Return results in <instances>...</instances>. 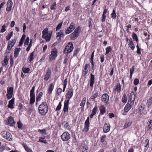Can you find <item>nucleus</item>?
Here are the masks:
<instances>
[{"instance_id":"obj_1","label":"nucleus","mask_w":152,"mask_h":152,"mask_svg":"<svg viewBox=\"0 0 152 152\" xmlns=\"http://www.w3.org/2000/svg\"><path fill=\"white\" fill-rule=\"evenodd\" d=\"M39 113L41 115H45L48 112V109L47 104L45 102H42L38 108Z\"/></svg>"},{"instance_id":"obj_2","label":"nucleus","mask_w":152,"mask_h":152,"mask_svg":"<svg viewBox=\"0 0 152 152\" xmlns=\"http://www.w3.org/2000/svg\"><path fill=\"white\" fill-rule=\"evenodd\" d=\"M42 37L45 39L47 42H49L50 39V37L52 35L51 33H48V28H45L42 32Z\"/></svg>"},{"instance_id":"obj_3","label":"nucleus","mask_w":152,"mask_h":152,"mask_svg":"<svg viewBox=\"0 0 152 152\" xmlns=\"http://www.w3.org/2000/svg\"><path fill=\"white\" fill-rule=\"evenodd\" d=\"M58 56L57 50L56 48L52 49L51 54L49 56V61H52L55 60Z\"/></svg>"},{"instance_id":"obj_4","label":"nucleus","mask_w":152,"mask_h":152,"mask_svg":"<svg viewBox=\"0 0 152 152\" xmlns=\"http://www.w3.org/2000/svg\"><path fill=\"white\" fill-rule=\"evenodd\" d=\"M1 135L2 136L8 140L10 141L12 140V136L11 134L7 131L1 132Z\"/></svg>"},{"instance_id":"obj_5","label":"nucleus","mask_w":152,"mask_h":152,"mask_svg":"<svg viewBox=\"0 0 152 152\" xmlns=\"http://www.w3.org/2000/svg\"><path fill=\"white\" fill-rule=\"evenodd\" d=\"M34 90L35 86H33L30 91V104H34L35 102V94H34Z\"/></svg>"},{"instance_id":"obj_6","label":"nucleus","mask_w":152,"mask_h":152,"mask_svg":"<svg viewBox=\"0 0 152 152\" xmlns=\"http://www.w3.org/2000/svg\"><path fill=\"white\" fill-rule=\"evenodd\" d=\"M61 138L63 141H67L70 139V136L68 132H65L61 135Z\"/></svg>"},{"instance_id":"obj_7","label":"nucleus","mask_w":152,"mask_h":152,"mask_svg":"<svg viewBox=\"0 0 152 152\" xmlns=\"http://www.w3.org/2000/svg\"><path fill=\"white\" fill-rule=\"evenodd\" d=\"M13 88L12 87H8L7 88V98L8 99H10L12 98L13 91Z\"/></svg>"},{"instance_id":"obj_8","label":"nucleus","mask_w":152,"mask_h":152,"mask_svg":"<svg viewBox=\"0 0 152 152\" xmlns=\"http://www.w3.org/2000/svg\"><path fill=\"white\" fill-rule=\"evenodd\" d=\"M73 94V89L72 88L69 89L66 94L67 100H65V101L69 102V100L72 97Z\"/></svg>"},{"instance_id":"obj_9","label":"nucleus","mask_w":152,"mask_h":152,"mask_svg":"<svg viewBox=\"0 0 152 152\" xmlns=\"http://www.w3.org/2000/svg\"><path fill=\"white\" fill-rule=\"evenodd\" d=\"M102 101L106 103V104H109V98L108 95L106 93L103 94L102 96Z\"/></svg>"},{"instance_id":"obj_10","label":"nucleus","mask_w":152,"mask_h":152,"mask_svg":"<svg viewBox=\"0 0 152 152\" xmlns=\"http://www.w3.org/2000/svg\"><path fill=\"white\" fill-rule=\"evenodd\" d=\"M89 120V117H88L85 122L84 128H83V131L86 132L88 130L90 124Z\"/></svg>"},{"instance_id":"obj_11","label":"nucleus","mask_w":152,"mask_h":152,"mask_svg":"<svg viewBox=\"0 0 152 152\" xmlns=\"http://www.w3.org/2000/svg\"><path fill=\"white\" fill-rule=\"evenodd\" d=\"M129 100L127 104L125 105L124 108V110L126 112H128L134 105L133 104V102H132L129 103Z\"/></svg>"},{"instance_id":"obj_12","label":"nucleus","mask_w":152,"mask_h":152,"mask_svg":"<svg viewBox=\"0 0 152 152\" xmlns=\"http://www.w3.org/2000/svg\"><path fill=\"white\" fill-rule=\"evenodd\" d=\"M110 125L109 123H106L104 124L103 127V131L104 133L108 132L110 130Z\"/></svg>"},{"instance_id":"obj_13","label":"nucleus","mask_w":152,"mask_h":152,"mask_svg":"<svg viewBox=\"0 0 152 152\" xmlns=\"http://www.w3.org/2000/svg\"><path fill=\"white\" fill-rule=\"evenodd\" d=\"M89 64H86L84 67L83 70L82 71V75L83 76H85L87 74L88 71V66H89Z\"/></svg>"},{"instance_id":"obj_14","label":"nucleus","mask_w":152,"mask_h":152,"mask_svg":"<svg viewBox=\"0 0 152 152\" xmlns=\"http://www.w3.org/2000/svg\"><path fill=\"white\" fill-rule=\"evenodd\" d=\"M66 47H67L68 49V51H67V53L71 52L73 49V45L71 42H68L66 45Z\"/></svg>"},{"instance_id":"obj_15","label":"nucleus","mask_w":152,"mask_h":152,"mask_svg":"<svg viewBox=\"0 0 152 152\" xmlns=\"http://www.w3.org/2000/svg\"><path fill=\"white\" fill-rule=\"evenodd\" d=\"M56 34V38L59 37V38L58 39L59 42H60L61 40V38L64 37V35L63 31L62 30H60L59 32H58Z\"/></svg>"},{"instance_id":"obj_16","label":"nucleus","mask_w":152,"mask_h":152,"mask_svg":"<svg viewBox=\"0 0 152 152\" xmlns=\"http://www.w3.org/2000/svg\"><path fill=\"white\" fill-rule=\"evenodd\" d=\"M13 3L11 0H9L7 4V7L6 10L8 12L10 11L12 6Z\"/></svg>"},{"instance_id":"obj_17","label":"nucleus","mask_w":152,"mask_h":152,"mask_svg":"<svg viewBox=\"0 0 152 152\" xmlns=\"http://www.w3.org/2000/svg\"><path fill=\"white\" fill-rule=\"evenodd\" d=\"M135 98V95L134 94L133 91H132L131 93L129 96V99L130 102H133V104H134V102Z\"/></svg>"},{"instance_id":"obj_18","label":"nucleus","mask_w":152,"mask_h":152,"mask_svg":"<svg viewBox=\"0 0 152 152\" xmlns=\"http://www.w3.org/2000/svg\"><path fill=\"white\" fill-rule=\"evenodd\" d=\"M69 102L64 101L63 111L64 114L67 113L68 112Z\"/></svg>"},{"instance_id":"obj_19","label":"nucleus","mask_w":152,"mask_h":152,"mask_svg":"<svg viewBox=\"0 0 152 152\" xmlns=\"http://www.w3.org/2000/svg\"><path fill=\"white\" fill-rule=\"evenodd\" d=\"M51 74L50 68H49L47 70L46 74L45 76L44 80H48Z\"/></svg>"},{"instance_id":"obj_20","label":"nucleus","mask_w":152,"mask_h":152,"mask_svg":"<svg viewBox=\"0 0 152 152\" xmlns=\"http://www.w3.org/2000/svg\"><path fill=\"white\" fill-rule=\"evenodd\" d=\"M14 98H13L10 100L9 102V104L7 107L11 109L13 108V106L14 105Z\"/></svg>"},{"instance_id":"obj_21","label":"nucleus","mask_w":152,"mask_h":152,"mask_svg":"<svg viewBox=\"0 0 152 152\" xmlns=\"http://www.w3.org/2000/svg\"><path fill=\"white\" fill-rule=\"evenodd\" d=\"M8 121V125L11 126H13L15 124V123L12 116H10L9 117Z\"/></svg>"},{"instance_id":"obj_22","label":"nucleus","mask_w":152,"mask_h":152,"mask_svg":"<svg viewBox=\"0 0 152 152\" xmlns=\"http://www.w3.org/2000/svg\"><path fill=\"white\" fill-rule=\"evenodd\" d=\"M90 86L92 87L94 83L95 76L91 73L90 75Z\"/></svg>"},{"instance_id":"obj_23","label":"nucleus","mask_w":152,"mask_h":152,"mask_svg":"<svg viewBox=\"0 0 152 152\" xmlns=\"http://www.w3.org/2000/svg\"><path fill=\"white\" fill-rule=\"evenodd\" d=\"M21 50L20 48H16L15 49L14 52V56L15 58H17L19 55V53Z\"/></svg>"},{"instance_id":"obj_24","label":"nucleus","mask_w":152,"mask_h":152,"mask_svg":"<svg viewBox=\"0 0 152 152\" xmlns=\"http://www.w3.org/2000/svg\"><path fill=\"white\" fill-rule=\"evenodd\" d=\"M79 34L74 31L70 35V38L72 40H74L76 39L78 36Z\"/></svg>"},{"instance_id":"obj_25","label":"nucleus","mask_w":152,"mask_h":152,"mask_svg":"<svg viewBox=\"0 0 152 152\" xmlns=\"http://www.w3.org/2000/svg\"><path fill=\"white\" fill-rule=\"evenodd\" d=\"M132 121H127L125 123L124 126V128L126 129L129 127L132 124Z\"/></svg>"},{"instance_id":"obj_26","label":"nucleus","mask_w":152,"mask_h":152,"mask_svg":"<svg viewBox=\"0 0 152 152\" xmlns=\"http://www.w3.org/2000/svg\"><path fill=\"white\" fill-rule=\"evenodd\" d=\"M99 110L101 114H103L105 112V108L103 105H101L99 107Z\"/></svg>"},{"instance_id":"obj_27","label":"nucleus","mask_w":152,"mask_h":152,"mask_svg":"<svg viewBox=\"0 0 152 152\" xmlns=\"http://www.w3.org/2000/svg\"><path fill=\"white\" fill-rule=\"evenodd\" d=\"M54 86V84L53 83H51L49 86V88L48 90V93L49 94H51L53 90Z\"/></svg>"},{"instance_id":"obj_28","label":"nucleus","mask_w":152,"mask_h":152,"mask_svg":"<svg viewBox=\"0 0 152 152\" xmlns=\"http://www.w3.org/2000/svg\"><path fill=\"white\" fill-rule=\"evenodd\" d=\"M8 60L9 59L7 58V56H5L4 60L2 61V66H6L8 64Z\"/></svg>"},{"instance_id":"obj_29","label":"nucleus","mask_w":152,"mask_h":152,"mask_svg":"<svg viewBox=\"0 0 152 152\" xmlns=\"http://www.w3.org/2000/svg\"><path fill=\"white\" fill-rule=\"evenodd\" d=\"M23 146L24 147L25 150L27 152H33L31 149L30 148L26 145L23 144Z\"/></svg>"},{"instance_id":"obj_30","label":"nucleus","mask_w":152,"mask_h":152,"mask_svg":"<svg viewBox=\"0 0 152 152\" xmlns=\"http://www.w3.org/2000/svg\"><path fill=\"white\" fill-rule=\"evenodd\" d=\"M86 98L84 97L83 98L81 103L80 104V106L81 107V108H82L83 110L84 107L85 105L86 102Z\"/></svg>"},{"instance_id":"obj_31","label":"nucleus","mask_w":152,"mask_h":152,"mask_svg":"<svg viewBox=\"0 0 152 152\" xmlns=\"http://www.w3.org/2000/svg\"><path fill=\"white\" fill-rule=\"evenodd\" d=\"M145 143L146 144V145H145L144 146L145 148L144 151H146L148 148L149 146V140L148 139L146 140L145 141Z\"/></svg>"},{"instance_id":"obj_32","label":"nucleus","mask_w":152,"mask_h":152,"mask_svg":"<svg viewBox=\"0 0 152 152\" xmlns=\"http://www.w3.org/2000/svg\"><path fill=\"white\" fill-rule=\"evenodd\" d=\"M132 36L134 40H135L137 42H138V39L137 35L134 33L133 32L132 34Z\"/></svg>"},{"instance_id":"obj_33","label":"nucleus","mask_w":152,"mask_h":152,"mask_svg":"<svg viewBox=\"0 0 152 152\" xmlns=\"http://www.w3.org/2000/svg\"><path fill=\"white\" fill-rule=\"evenodd\" d=\"M43 94V93L42 92H40L39 94L36 97V102H39L40 100V98Z\"/></svg>"},{"instance_id":"obj_34","label":"nucleus","mask_w":152,"mask_h":152,"mask_svg":"<svg viewBox=\"0 0 152 152\" xmlns=\"http://www.w3.org/2000/svg\"><path fill=\"white\" fill-rule=\"evenodd\" d=\"M16 40L17 39L16 38H14L11 41L9 42H10V45H11L12 47L14 46L16 43Z\"/></svg>"},{"instance_id":"obj_35","label":"nucleus","mask_w":152,"mask_h":152,"mask_svg":"<svg viewBox=\"0 0 152 152\" xmlns=\"http://www.w3.org/2000/svg\"><path fill=\"white\" fill-rule=\"evenodd\" d=\"M67 84V78H66L64 82V86H63V92H64L65 91V88L66 87V86Z\"/></svg>"},{"instance_id":"obj_36","label":"nucleus","mask_w":152,"mask_h":152,"mask_svg":"<svg viewBox=\"0 0 152 152\" xmlns=\"http://www.w3.org/2000/svg\"><path fill=\"white\" fill-rule=\"evenodd\" d=\"M68 28L70 29L71 31H73L74 29L75 28V24L73 22H72L70 24V26Z\"/></svg>"},{"instance_id":"obj_37","label":"nucleus","mask_w":152,"mask_h":152,"mask_svg":"<svg viewBox=\"0 0 152 152\" xmlns=\"http://www.w3.org/2000/svg\"><path fill=\"white\" fill-rule=\"evenodd\" d=\"M13 31H12L10 33H9L8 34L7 36L6 37V39L7 40H9L11 38V37L13 36Z\"/></svg>"},{"instance_id":"obj_38","label":"nucleus","mask_w":152,"mask_h":152,"mask_svg":"<svg viewBox=\"0 0 152 152\" xmlns=\"http://www.w3.org/2000/svg\"><path fill=\"white\" fill-rule=\"evenodd\" d=\"M152 104V97L150 98L147 101V105L149 107Z\"/></svg>"},{"instance_id":"obj_39","label":"nucleus","mask_w":152,"mask_h":152,"mask_svg":"<svg viewBox=\"0 0 152 152\" xmlns=\"http://www.w3.org/2000/svg\"><path fill=\"white\" fill-rule=\"evenodd\" d=\"M111 16L113 19H115L116 18V15L114 10H113L112 13L111 14Z\"/></svg>"},{"instance_id":"obj_40","label":"nucleus","mask_w":152,"mask_h":152,"mask_svg":"<svg viewBox=\"0 0 152 152\" xmlns=\"http://www.w3.org/2000/svg\"><path fill=\"white\" fill-rule=\"evenodd\" d=\"M38 132H39L42 135L44 134H46V129H43L42 130L39 129H38Z\"/></svg>"},{"instance_id":"obj_41","label":"nucleus","mask_w":152,"mask_h":152,"mask_svg":"<svg viewBox=\"0 0 152 152\" xmlns=\"http://www.w3.org/2000/svg\"><path fill=\"white\" fill-rule=\"evenodd\" d=\"M81 29V27L80 26H79L76 28L75 30L74 31L79 34V33L80 32Z\"/></svg>"},{"instance_id":"obj_42","label":"nucleus","mask_w":152,"mask_h":152,"mask_svg":"<svg viewBox=\"0 0 152 152\" xmlns=\"http://www.w3.org/2000/svg\"><path fill=\"white\" fill-rule=\"evenodd\" d=\"M34 51H33L30 54V56L29 57V61L30 62H31V61L33 60L34 59Z\"/></svg>"},{"instance_id":"obj_43","label":"nucleus","mask_w":152,"mask_h":152,"mask_svg":"<svg viewBox=\"0 0 152 152\" xmlns=\"http://www.w3.org/2000/svg\"><path fill=\"white\" fill-rule=\"evenodd\" d=\"M127 101V97L125 93H124L122 97V102L124 103H126Z\"/></svg>"},{"instance_id":"obj_44","label":"nucleus","mask_w":152,"mask_h":152,"mask_svg":"<svg viewBox=\"0 0 152 152\" xmlns=\"http://www.w3.org/2000/svg\"><path fill=\"white\" fill-rule=\"evenodd\" d=\"M30 70V69L28 68H23V71L25 73H28Z\"/></svg>"},{"instance_id":"obj_45","label":"nucleus","mask_w":152,"mask_h":152,"mask_svg":"<svg viewBox=\"0 0 152 152\" xmlns=\"http://www.w3.org/2000/svg\"><path fill=\"white\" fill-rule=\"evenodd\" d=\"M111 50H112V48L111 47H107V48H106L105 54H108Z\"/></svg>"},{"instance_id":"obj_46","label":"nucleus","mask_w":152,"mask_h":152,"mask_svg":"<svg viewBox=\"0 0 152 152\" xmlns=\"http://www.w3.org/2000/svg\"><path fill=\"white\" fill-rule=\"evenodd\" d=\"M98 110L97 107L96 106H95L93 109L92 113L95 115Z\"/></svg>"},{"instance_id":"obj_47","label":"nucleus","mask_w":152,"mask_h":152,"mask_svg":"<svg viewBox=\"0 0 152 152\" xmlns=\"http://www.w3.org/2000/svg\"><path fill=\"white\" fill-rule=\"evenodd\" d=\"M152 129V120H151L149 122L148 129V130Z\"/></svg>"},{"instance_id":"obj_48","label":"nucleus","mask_w":152,"mask_h":152,"mask_svg":"<svg viewBox=\"0 0 152 152\" xmlns=\"http://www.w3.org/2000/svg\"><path fill=\"white\" fill-rule=\"evenodd\" d=\"M82 149L83 150H82L81 152H87V151L88 149V147L87 146H83Z\"/></svg>"},{"instance_id":"obj_49","label":"nucleus","mask_w":152,"mask_h":152,"mask_svg":"<svg viewBox=\"0 0 152 152\" xmlns=\"http://www.w3.org/2000/svg\"><path fill=\"white\" fill-rule=\"evenodd\" d=\"M115 91H118L120 92L121 90V86L120 84L117 85L116 88L115 89Z\"/></svg>"},{"instance_id":"obj_50","label":"nucleus","mask_w":152,"mask_h":152,"mask_svg":"<svg viewBox=\"0 0 152 152\" xmlns=\"http://www.w3.org/2000/svg\"><path fill=\"white\" fill-rule=\"evenodd\" d=\"M1 27L2 28L1 29L0 32L3 33L6 30L5 28L6 27V26L5 24H4L1 26Z\"/></svg>"},{"instance_id":"obj_51","label":"nucleus","mask_w":152,"mask_h":152,"mask_svg":"<svg viewBox=\"0 0 152 152\" xmlns=\"http://www.w3.org/2000/svg\"><path fill=\"white\" fill-rule=\"evenodd\" d=\"M63 124H64V127L65 128H68L69 127V123L66 122H64L63 123Z\"/></svg>"},{"instance_id":"obj_52","label":"nucleus","mask_w":152,"mask_h":152,"mask_svg":"<svg viewBox=\"0 0 152 152\" xmlns=\"http://www.w3.org/2000/svg\"><path fill=\"white\" fill-rule=\"evenodd\" d=\"M68 57L67 56H66L64 57V59L63 61V63L65 65H66V63L68 61Z\"/></svg>"},{"instance_id":"obj_53","label":"nucleus","mask_w":152,"mask_h":152,"mask_svg":"<svg viewBox=\"0 0 152 152\" xmlns=\"http://www.w3.org/2000/svg\"><path fill=\"white\" fill-rule=\"evenodd\" d=\"M128 45L130 46V48L132 50H134V49L135 48V46L133 42L129 43Z\"/></svg>"},{"instance_id":"obj_54","label":"nucleus","mask_w":152,"mask_h":152,"mask_svg":"<svg viewBox=\"0 0 152 152\" xmlns=\"http://www.w3.org/2000/svg\"><path fill=\"white\" fill-rule=\"evenodd\" d=\"M62 22L59 23L56 26V31H58L59 30V29L61 28L62 26Z\"/></svg>"},{"instance_id":"obj_55","label":"nucleus","mask_w":152,"mask_h":152,"mask_svg":"<svg viewBox=\"0 0 152 152\" xmlns=\"http://www.w3.org/2000/svg\"><path fill=\"white\" fill-rule=\"evenodd\" d=\"M98 96V93L97 92H96L95 94H94L92 96V98H91V99H94L95 98H96Z\"/></svg>"},{"instance_id":"obj_56","label":"nucleus","mask_w":152,"mask_h":152,"mask_svg":"<svg viewBox=\"0 0 152 152\" xmlns=\"http://www.w3.org/2000/svg\"><path fill=\"white\" fill-rule=\"evenodd\" d=\"M62 106L61 102L59 103L56 109V111L59 110H60Z\"/></svg>"},{"instance_id":"obj_57","label":"nucleus","mask_w":152,"mask_h":152,"mask_svg":"<svg viewBox=\"0 0 152 152\" xmlns=\"http://www.w3.org/2000/svg\"><path fill=\"white\" fill-rule=\"evenodd\" d=\"M144 35L145 37V39L148 40L149 39L150 36L148 35L146 32H144Z\"/></svg>"},{"instance_id":"obj_58","label":"nucleus","mask_w":152,"mask_h":152,"mask_svg":"<svg viewBox=\"0 0 152 152\" xmlns=\"http://www.w3.org/2000/svg\"><path fill=\"white\" fill-rule=\"evenodd\" d=\"M56 5V2L54 3L51 6L50 9L52 10H54L55 9V7Z\"/></svg>"},{"instance_id":"obj_59","label":"nucleus","mask_w":152,"mask_h":152,"mask_svg":"<svg viewBox=\"0 0 152 152\" xmlns=\"http://www.w3.org/2000/svg\"><path fill=\"white\" fill-rule=\"evenodd\" d=\"M106 137V136L105 135H104L102 136L101 139V142H104Z\"/></svg>"},{"instance_id":"obj_60","label":"nucleus","mask_w":152,"mask_h":152,"mask_svg":"<svg viewBox=\"0 0 152 152\" xmlns=\"http://www.w3.org/2000/svg\"><path fill=\"white\" fill-rule=\"evenodd\" d=\"M139 83V80L137 78L135 79L134 81V83L135 85H137Z\"/></svg>"},{"instance_id":"obj_61","label":"nucleus","mask_w":152,"mask_h":152,"mask_svg":"<svg viewBox=\"0 0 152 152\" xmlns=\"http://www.w3.org/2000/svg\"><path fill=\"white\" fill-rule=\"evenodd\" d=\"M29 38L28 37H27L26 41L24 43V44L25 45H27L28 44L29 41Z\"/></svg>"},{"instance_id":"obj_62","label":"nucleus","mask_w":152,"mask_h":152,"mask_svg":"<svg viewBox=\"0 0 152 152\" xmlns=\"http://www.w3.org/2000/svg\"><path fill=\"white\" fill-rule=\"evenodd\" d=\"M18 127L19 129H20L22 126L23 124L22 123L19 121L17 123Z\"/></svg>"},{"instance_id":"obj_63","label":"nucleus","mask_w":152,"mask_h":152,"mask_svg":"<svg viewBox=\"0 0 152 152\" xmlns=\"http://www.w3.org/2000/svg\"><path fill=\"white\" fill-rule=\"evenodd\" d=\"M100 61L102 63L103 62L104 60V56L103 55H101L100 56Z\"/></svg>"},{"instance_id":"obj_64","label":"nucleus","mask_w":152,"mask_h":152,"mask_svg":"<svg viewBox=\"0 0 152 152\" xmlns=\"http://www.w3.org/2000/svg\"><path fill=\"white\" fill-rule=\"evenodd\" d=\"M72 31H71L68 28L66 30L65 33L66 34H68L70 33Z\"/></svg>"}]
</instances>
